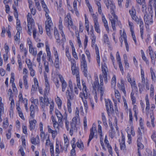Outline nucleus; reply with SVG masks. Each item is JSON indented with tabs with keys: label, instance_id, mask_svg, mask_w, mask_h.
<instances>
[{
	"label": "nucleus",
	"instance_id": "nucleus-1",
	"mask_svg": "<svg viewBox=\"0 0 156 156\" xmlns=\"http://www.w3.org/2000/svg\"><path fill=\"white\" fill-rule=\"evenodd\" d=\"M101 69L102 75L100 74L99 76L100 81V84H99L98 79L97 76L95 79V80L92 83V87L94 90H96L98 88V91L100 93L101 97H102L104 94L105 88L103 87V80L105 83L108 82L107 80V72H108V68L105 66L101 65Z\"/></svg>",
	"mask_w": 156,
	"mask_h": 156
},
{
	"label": "nucleus",
	"instance_id": "nucleus-2",
	"mask_svg": "<svg viewBox=\"0 0 156 156\" xmlns=\"http://www.w3.org/2000/svg\"><path fill=\"white\" fill-rule=\"evenodd\" d=\"M104 2L108 9H110V12L112 16L109 17V20L111 22L113 30H115V23H118L119 24L121 23L120 21L118 20L117 16L115 14L114 9L115 6L111 0H104Z\"/></svg>",
	"mask_w": 156,
	"mask_h": 156
},
{
	"label": "nucleus",
	"instance_id": "nucleus-3",
	"mask_svg": "<svg viewBox=\"0 0 156 156\" xmlns=\"http://www.w3.org/2000/svg\"><path fill=\"white\" fill-rule=\"evenodd\" d=\"M45 87L44 90V98L42 97H39L40 104L43 110L44 111V108L45 105L48 106V105L49 101L47 97V95L49 92V82L45 83Z\"/></svg>",
	"mask_w": 156,
	"mask_h": 156
},
{
	"label": "nucleus",
	"instance_id": "nucleus-4",
	"mask_svg": "<svg viewBox=\"0 0 156 156\" xmlns=\"http://www.w3.org/2000/svg\"><path fill=\"white\" fill-rule=\"evenodd\" d=\"M27 27L28 30L27 33L30 35H31L32 31H33V36L34 39L36 37L37 30L34 27L35 22L34 20L32 18L30 13H28L27 16Z\"/></svg>",
	"mask_w": 156,
	"mask_h": 156
},
{
	"label": "nucleus",
	"instance_id": "nucleus-5",
	"mask_svg": "<svg viewBox=\"0 0 156 156\" xmlns=\"http://www.w3.org/2000/svg\"><path fill=\"white\" fill-rule=\"evenodd\" d=\"M79 111L78 108L76 107L75 112L76 116L73 118L71 122L70 123V128L69 130V134L71 136L73 135L74 132H76L77 131L76 124L77 120L79 119Z\"/></svg>",
	"mask_w": 156,
	"mask_h": 156
},
{
	"label": "nucleus",
	"instance_id": "nucleus-6",
	"mask_svg": "<svg viewBox=\"0 0 156 156\" xmlns=\"http://www.w3.org/2000/svg\"><path fill=\"white\" fill-rule=\"evenodd\" d=\"M55 113L58 118V122L59 123H62V119L65 120V126L67 130L69 131L70 130V128L69 126V122L67 119V115L66 114L64 115H62L61 112L58 110H55Z\"/></svg>",
	"mask_w": 156,
	"mask_h": 156
},
{
	"label": "nucleus",
	"instance_id": "nucleus-7",
	"mask_svg": "<svg viewBox=\"0 0 156 156\" xmlns=\"http://www.w3.org/2000/svg\"><path fill=\"white\" fill-rule=\"evenodd\" d=\"M49 12H46L45 14L46 17L47 19V20L45 22V29L47 34L49 37L51 36L50 33V30L52 26H53V23L51 21V18L48 15Z\"/></svg>",
	"mask_w": 156,
	"mask_h": 156
},
{
	"label": "nucleus",
	"instance_id": "nucleus-8",
	"mask_svg": "<svg viewBox=\"0 0 156 156\" xmlns=\"http://www.w3.org/2000/svg\"><path fill=\"white\" fill-rule=\"evenodd\" d=\"M82 84L83 86V91L80 94V97L81 98L83 101H84L83 98L85 99H87L88 98L87 92V87L86 85V83L84 80H82Z\"/></svg>",
	"mask_w": 156,
	"mask_h": 156
},
{
	"label": "nucleus",
	"instance_id": "nucleus-9",
	"mask_svg": "<svg viewBox=\"0 0 156 156\" xmlns=\"http://www.w3.org/2000/svg\"><path fill=\"white\" fill-rule=\"evenodd\" d=\"M71 64L72 74L73 75H75L76 77H79V68L76 66V62L74 59L71 61Z\"/></svg>",
	"mask_w": 156,
	"mask_h": 156
},
{
	"label": "nucleus",
	"instance_id": "nucleus-10",
	"mask_svg": "<svg viewBox=\"0 0 156 156\" xmlns=\"http://www.w3.org/2000/svg\"><path fill=\"white\" fill-rule=\"evenodd\" d=\"M153 14L151 12H149L145 14L144 16V20L146 24L149 25H151L153 23Z\"/></svg>",
	"mask_w": 156,
	"mask_h": 156
},
{
	"label": "nucleus",
	"instance_id": "nucleus-11",
	"mask_svg": "<svg viewBox=\"0 0 156 156\" xmlns=\"http://www.w3.org/2000/svg\"><path fill=\"white\" fill-rule=\"evenodd\" d=\"M90 133L89 136V138L87 142V145H89L90 142L94 138V136L95 134L97 133V130L95 126L93 125L92 127L90 129Z\"/></svg>",
	"mask_w": 156,
	"mask_h": 156
},
{
	"label": "nucleus",
	"instance_id": "nucleus-12",
	"mask_svg": "<svg viewBox=\"0 0 156 156\" xmlns=\"http://www.w3.org/2000/svg\"><path fill=\"white\" fill-rule=\"evenodd\" d=\"M65 20L68 23V28L69 30H70V28L69 27V26H71V28L73 29H76V27L73 25L72 18L69 14H67L66 17L65 18Z\"/></svg>",
	"mask_w": 156,
	"mask_h": 156
},
{
	"label": "nucleus",
	"instance_id": "nucleus-13",
	"mask_svg": "<svg viewBox=\"0 0 156 156\" xmlns=\"http://www.w3.org/2000/svg\"><path fill=\"white\" fill-rule=\"evenodd\" d=\"M66 95L67 99V102L68 101H70L71 100L73 99L74 98V94H73V90L72 91H69L68 89L66 92Z\"/></svg>",
	"mask_w": 156,
	"mask_h": 156
},
{
	"label": "nucleus",
	"instance_id": "nucleus-14",
	"mask_svg": "<svg viewBox=\"0 0 156 156\" xmlns=\"http://www.w3.org/2000/svg\"><path fill=\"white\" fill-rule=\"evenodd\" d=\"M99 14L101 15L102 17V20L103 23H104V26L106 30L108 32H109V29L108 26V22L106 20L104 15L103 13L101 12V13H100Z\"/></svg>",
	"mask_w": 156,
	"mask_h": 156
},
{
	"label": "nucleus",
	"instance_id": "nucleus-15",
	"mask_svg": "<svg viewBox=\"0 0 156 156\" xmlns=\"http://www.w3.org/2000/svg\"><path fill=\"white\" fill-rule=\"evenodd\" d=\"M51 118L52 122L53 124V127L55 130H59V126L62 127L61 125L62 123L59 124L58 122L56 120L55 118L53 116H52Z\"/></svg>",
	"mask_w": 156,
	"mask_h": 156
},
{
	"label": "nucleus",
	"instance_id": "nucleus-16",
	"mask_svg": "<svg viewBox=\"0 0 156 156\" xmlns=\"http://www.w3.org/2000/svg\"><path fill=\"white\" fill-rule=\"evenodd\" d=\"M28 45L29 48V51L30 53H31L34 56H35L37 54V50L35 49H34L33 48L32 43L31 41L29 43Z\"/></svg>",
	"mask_w": 156,
	"mask_h": 156
},
{
	"label": "nucleus",
	"instance_id": "nucleus-17",
	"mask_svg": "<svg viewBox=\"0 0 156 156\" xmlns=\"http://www.w3.org/2000/svg\"><path fill=\"white\" fill-rule=\"evenodd\" d=\"M129 13L133 20L137 17L136 15V10L133 6H132L131 9L129 10Z\"/></svg>",
	"mask_w": 156,
	"mask_h": 156
},
{
	"label": "nucleus",
	"instance_id": "nucleus-18",
	"mask_svg": "<svg viewBox=\"0 0 156 156\" xmlns=\"http://www.w3.org/2000/svg\"><path fill=\"white\" fill-rule=\"evenodd\" d=\"M36 123L37 121L35 119L29 120V129L31 131L34 129Z\"/></svg>",
	"mask_w": 156,
	"mask_h": 156
},
{
	"label": "nucleus",
	"instance_id": "nucleus-19",
	"mask_svg": "<svg viewBox=\"0 0 156 156\" xmlns=\"http://www.w3.org/2000/svg\"><path fill=\"white\" fill-rule=\"evenodd\" d=\"M95 50L96 54V58H97V62L100 66V57L99 55V53L98 48V46L96 44H95Z\"/></svg>",
	"mask_w": 156,
	"mask_h": 156
},
{
	"label": "nucleus",
	"instance_id": "nucleus-20",
	"mask_svg": "<svg viewBox=\"0 0 156 156\" xmlns=\"http://www.w3.org/2000/svg\"><path fill=\"white\" fill-rule=\"evenodd\" d=\"M31 142L32 144L35 145L39 143V136L37 135L36 137H33L31 139Z\"/></svg>",
	"mask_w": 156,
	"mask_h": 156
},
{
	"label": "nucleus",
	"instance_id": "nucleus-21",
	"mask_svg": "<svg viewBox=\"0 0 156 156\" xmlns=\"http://www.w3.org/2000/svg\"><path fill=\"white\" fill-rule=\"evenodd\" d=\"M121 84H118V87L119 88L122 90L124 94H126V91L125 90V87L124 83V82L123 80H121Z\"/></svg>",
	"mask_w": 156,
	"mask_h": 156
},
{
	"label": "nucleus",
	"instance_id": "nucleus-22",
	"mask_svg": "<svg viewBox=\"0 0 156 156\" xmlns=\"http://www.w3.org/2000/svg\"><path fill=\"white\" fill-rule=\"evenodd\" d=\"M94 27L95 31L98 33L100 34L101 32V30L100 28V26L98 22H94Z\"/></svg>",
	"mask_w": 156,
	"mask_h": 156
},
{
	"label": "nucleus",
	"instance_id": "nucleus-23",
	"mask_svg": "<svg viewBox=\"0 0 156 156\" xmlns=\"http://www.w3.org/2000/svg\"><path fill=\"white\" fill-rule=\"evenodd\" d=\"M66 55L69 61H70L71 62L72 60L74 59H73L71 58L70 54L69 52V48L68 47H66Z\"/></svg>",
	"mask_w": 156,
	"mask_h": 156
},
{
	"label": "nucleus",
	"instance_id": "nucleus-24",
	"mask_svg": "<svg viewBox=\"0 0 156 156\" xmlns=\"http://www.w3.org/2000/svg\"><path fill=\"white\" fill-rule=\"evenodd\" d=\"M134 20L137 24H140V26H144L143 22L142 20L140 18H138L137 17L133 20Z\"/></svg>",
	"mask_w": 156,
	"mask_h": 156
},
{
	"label": "nucleus",
	"instance_id": "nucleus-25",
	"mask_svg": "<svg viewBox=\"0 0 156 156\" xmlns=\"http://www.w3.org/2000/svg\"><path fill=\"white\" fill-rule=\"evenodd\" d=\"M28 77L27 75H24L23 76V84L25 86V89H27L28 87V85L27 83V78Z\"/></svg>",
	"mask_w": 156,
	"mask_h": 156
},
{
	"label": "nucleus",
	"instance_id": "nucleus-26",
	"mask_svg": "<svg viewBox=\"0 0 156 156\" xmlns=\"http://www.w3.org/2000/svg\"><path fill=\"white\" fill-rule=\"evenodd\" d=\"M145 101L146 102V110L148 111L150 109L149 107V102L148 99V96L147 94L145 96Z\"/></svg>",
	"mask_w": 156,
	"mask_h": 156
},
{
	"label": "nucleus",
	"instance_id": "nucleus-27",
	"mask_svg": "<svg viewBox=\"0 0 156 156\" xmlns=\"http://www.w3.org/2000/svg\"><path fill=\"white\" fill-rule=\"evenodd\" d=\"M105 106L106 108V110L107 111V112L108 113V115L109 116L110 115V112L109 111V109L108 106L109 105V101H111L110 99H108L107 100L105 99Z\"/></svg>",
	"mask_w": 156,
	"mask_h": 156
},
{
	"label": "nucleus",
	"instance_id": "nucleus-28",
	"mask_svg": "<svg viewBox=\"0 0 156 156\" xmlns=\"http://www.w3.org/2000/svg\"><path fill=\"white\" fill-rule=\"evenodd\" d=\"M137 2L140 4L142 5V8L146 9H147L146 4L145 2V0H136Z\"/></svg>",
	"mask_w": 156,
	"mask_h": 156
},
{
	"label": "nucleus",
	"instance_id": "nucleus-29",
	"mask_svg": "<svg viewBox=\"0 0 156 156\" xmlns=\"http://www.w3.org/2000/svg\"><path fill=\"white\" fill-rule=\"evenodd\" d=\"M130 84H131V87L134 90H137L138 88L136 85L135 81L134 79H133V82L130 83Z\"/></svg>",
	"mask_w": 156,
	"mask_h": 156
},
{
	"label": "nucleus",
	"instance_id": "nucleus-30",
	"mask_svg": "<svg viewBox=\"0 0 156 156\" xmlns=\"http://www.w3.org/2000/svg\"><path fill=\"white\" fill-rule=\"evenodd\" d=\"M56 101L57 105L58 106L59 108H61L62 105V101L61 99L58 96L56 98Z\"/></svg>",
	"mask_w": 156,
	"mask_h": 156
},
{
	"label": "nucleus",
	"instance_id": "nucleus-31",
	"mask_svg": "<svg viewBox=\"0 0 156 156\" xmlns=\"http://www.w3.org/2000/svg\"><path fill=\"white\" fill-rule=\"evenodd\" d=\"M95 4L97 5V6H98V11L99 13H101L102 12L101 9V5L99 1H98L97 0L95 1Z\"/></svg>",
	"mask_w": 156,
	"mask_h": 156
},
{
	"label": "nucleus",
	"instance_id": "nucleus-32",
	"mask_svg": "<svg viewBox=\"0 0 156 156\" xmlns=\"http://www.w3.org/2000/svg\"><path fill=\"white\" fill-rule=\"evenodd\" d=\"M116 83V76L115 75H114L111 81V85L113 87H115V86Z\"/></svg>",
	"mask_w": 156,
	"mask_h": 156
},
{
	"label": "nucleus",
	"instance_id": "nucleus-33",
	"mask_svg": "<svg viewBox=\"0 0 156 156\" xmlns=\"http://www.w3.org/2000/svg\"><path fill=\"white\" fill-rule=\"evenodd\" d=\"M150 72L151 75V79L153 80H155L156 78L155 73L152 68H150Z\"/></svg>",
	"mask_w": 156,
	"mask_h": 156
},
{
	"label": "nucleus",
	"instance_id": "nucleus-34",
	"mask_svg": "<svg viewBox=\"0 0 156 156\" xmlns=\"http://www.w3.org/2000/svg\"><path fill=\"white\" fill-rule=\"evenodd\" d=\"M150 118L151 119V124L153 127H154L155 125L154 123V114L153 112H152L150 113Z\"/></svg>",
	"mask_w": 156,
	"mask_h": 156
},
{
	"label": "nucleus",
	"instance_id": "nucleus-35",
	"mask_svg": "<svg viewBox=\"0 0 156 156\" xmlns=\"http://www.w3.org/2000/svg\"><path fill=\"white\" fill-rule=\"evenodd\" d=\"M115 133V132L114 129H110L109 130V136L112 138H113L114 137Z\"/></svg>",
	"mask_w": 156,
	"mask_h": 156
},
{
	"label": "nucleus",
	"instance_id": "nucleus-36",
	"mask_svg": "<svg viewBox=\"0 0 156 156\" xmlns=\"http://www.w3.org/2000/svg\"><path fill=\"white\" fill-rule=\"evenodd\" d=\"M59 58H55V68L57 69H59Z\"/></svg>",
	"mask_w": 156,
	"mask_h": 156
},
{
	"label": "nucleus",
	"instance_id": "nucleus-37",
	"mask_svg": "<svg viewBox=\"0 0 156 156\" xmlns=\"http://www.w3.org/2000/svg\"><path fill=\"white\" fill-rule=\"evenodd\" d=\"M115 98L117 99L119 102L120 98V94L118 90H115Z\"/></svg>",
	"mask_w": 156,
	"mask_h": 156
},
{
	"label": "nucleus",
	"instance_id": "nucleus-38",
	"mask_svg": "<svg viewBox=\"0 0 156 156\" xmlns=\"http://www.w3.org/2000/svg\"><path fill=\"white\" fill-rule=\"evenodd\" d=\"M109 106L110 107V111H109L110 114L114 113V111L112 101H109Z\"/></svg>",
	"mask_w": 156,
	"mask_h": 156
},
{
	"label": "nucleus",
	"instance_id": "nucleus-39",
	"mask_svg": "<svg viewBox=\"0 0 156 156\" xmlns=\"http://www.w3.org/2000/svg\"><path fill=\"white\" fill-rule=\"evenodd\" d=\"M49 104H50V114H51L54 107V102L52 101L51 103L49 102Z\"/></svg>",
	"mask_w": 156,
	"mask_h": 156
},
{
	"label": "nucleus",
	"instance_id": "nucleus-40",
	"mask_svg": "<svg viewBox=\"0 0 156 156\" xmlns=\"http://www.w3.org/2000/svg\"><path fill=\"white\" fill-rule=\"evenodd\" d=\"M54 34L55 38H58L59 37V34L56 27H55L54 28Z\"/></svg>",
	"mask_w": 156,
	"mask_h": 156
},
{
	"label": "nucleus",
	"instance_id": "nucleus-41",
	"mask_svg": "<svg viewBox=\"0 0 156 156\" xmlns=\"http://www.w3.org/2000/svg\"><path fill=\"white\" fill-rule=\"evenodd\" d=\"M20 31L17 32L16 35L14 37V38L15 41H18L20 40Z\"/></svg>",
	"mask_w": 156,
	"mask_h": 156
},
{
	"label": "nucleus",
	"instance_id": "nucleus-42",
	"mask_svg": "<svg viewBox=\"0 0 156 156\" xmlns=\"http://www.w3.org/2000/svg\"><path fill=\"white\" fill-rule=\"evenodd\" d=\"M76 145L77 147H79L81 150H82V151L83 150L84 147L82 142L80 143L79 142H77L76 143Z\"/></svg>",
	"mask_w": 156,
	"mask_h": 156
},
{
	"label": "nucleus",
	"instance_id": "nucleus-43",
	"mask_svg": "<svg viewBox=\"0 0 156 156\" xmlns=\"http://www.w3.org/2000/svg\"><path fill=\"white\" fill-rule=\"evenodd\" d=\"M81 65L84 69V71L87 70V63L86 61L81 62Z\"/></svg>",
	"mask_w": 156,
	"mask_h": 156
},
{
	"label": "nucleus",
	"instance_id": "nucleus-44",
	"mask_svg": "<svg viewBox=\"0 0 156 156\" xmlns=\"http://www.w3.org/2000/svg\"><path fill=\"white\" fill-rule=\"evenodd\" d=\"M151 138L153 141L156 144V132L155 131L153 132V134L151 136Z\"/></svg>",
	"mask_w": 156,
	"mask_h": 156
},
{
	"label": "nucleus",
	"instance_id": "nucleus-45",
	"mask_svg": "<svg viewBox=\"0 0 156 156\" xmlns=\"http://www.w3.org/2000/svg\"><path fill=\"white\" fill-rule=\"evenodd\" d=\"M76 83H77V86L78 87V88L80 90H81V87L80 84V77H76Z\"/></svg>",
	"mask_w": 156,
	"mask_h": 156
},
{
	"label": "nucleus",
	"instance_id": "nucleus-46",
	"mask_svg": "<svg viewBox=\"0 0 156 156\" xmlns=\"http://www.w3.org/2000/svg\"><path fill=\"white\" fill-rule=\"evenodd\" d=\"M67 84L66 82L62 83V91L64 92L67 87Z\"/></svg>",
	"mask_w": 156,
	"mask_h": 156
},
{
	"label": "nucleus",
	"instance_id": "nucleus-47",
	"mask_svg": "<svg viewBox=\"0 0 156 156\" xmlns=\"http://www.w3.org/2000/svg\"><path fill=\"white\" fill-rule=\"evenodd\" d=\"M77 0H74L73 2V7L74 11L76 12H78L77 9Z\"/></svg>",
	"mask_w": 156,
	"mask_h": 156
},
{
	"label": "nucleus",
	"instance_id": "nucleus-48",
	"mask_svg": "<svg viewBox=\"0 0 156 156\" xmlns=\"http://www.w3.org/2000/svg\"><path fill=\"white\" fill-rule=\"evenodd\" d=\"M54 82L55 85L56 87L57 88H58L59 86V81L57 78H54Z\"/></svg>",
	"mask_w": 156,
	"mask_h": 156
},
{
	"label": "nucleus",
	"instance_id": "nucleus-49",
	"mask_svg": "<svg viewBox=\"0 0 156 156\" xmlns=\"http://www.w3.org/2000/svg\"><path fill=\"white\" fill-rule=\"evenodd\" d=\"M137 143V146L138 147V150L142 149L144 148V146L140 142H138Z\"/></svg>",
	"mask_w": 156,
	"mask_h": 156
},
{
	"label": "nucleus",
	"instance_id": "nucleus-50",
	"mask_svg": "<svg viewBox=\"0 0 156 156\" xmlns=\"http://www.w3.org/2000/svg\"><path fill=\"white\" fill-rule=\"evenodd\" d=\"M92 35V47H93V45H94L95 44V40H96V37L94 35V34L93 35Z\"/></svg>",
	"mask_w": 156,
	"mask_h": 156
},
{
	"label": "nucleus",
	"instance_id": "nucleus-51",
	"mask_svg": "<svg viewBox=\"0 0 156 156\" xmlns=\"http://www.w3.org/2000/svg\"><path fill=\"white\" fill-rule=\"evenodd\" d=\"M42 51H39V53L37 55V60L38 62H40L41 61V55H42Z\"/></svg>",
	"mask_w": 156,
	"mask_h": 156
},
{
	"label": "nucleus",
	"instance_id": "nucleus-52",
	"mask_svg": "<svg viewBox=\"0 0 156 156\" xmlns=\"http://www.w3.org/2000/svg\"><path fill=\"white\" fill-rule=\"evenodd\" d=\"M72 55L73 57L75 58L77 60L78 59L77 55L76 52L75 51V49H72Z\"/></svg>",
	"mask_w": 156,
	"mask_h": 156
},
{
	"label": "nucleus",
	"instance_id": "nucleus-53",
	"mask_svg": "<svg viewBox=\"0 0 156 156\" xmlns=\"http://www.w3.org/2000/svg\"><path fill=\"white\" fill-rule=\"evenodd\" d=\"M129 121L131 122H133V116H132V113L131 111V110L130 109H129Z\"/></svg>",
	"mask_w": 156,
	"mask_h": 156
},
{
	"label": "nucleus",
	"instance_id": "nucleus-54",
	"mask_svg": "<svg viewBox=\"0 0 156 156\" xmlns=\"http://www.w3.org/2000/svg\"><path fill=\"white\" fill-rule=\"evenodd\" d=\"M91 14L93 18L94 22H98V18L97 16L93 13H91Z\"/></svg>",
	"mask_w": 156,
	"mask_h": 156
},
{
	"label": "nucleus",
	"instance_id": "nucleus-55",
	"mask_svg": "<svg viewBox=\"0 0 156 156\" xmlns=\"http://www.w3.org/2000/svg\"><path fill=\"white\" fill-rule=\"evenodd\" d=\"M71 101H68V102H67V108L68 109V110L69 113H71L72 111L71 108Z\"/></svg>",
	"mask_w": 156,
	"mask_h": 156
},
{
	"label": "nucleus",
	"instance_id": "nucleus-56",
	"mask_svg": "<svg viewBox=\"0 0 156 156\" xmlns=\"http://www.w3.org/2000/svg\"><path fill=\"white\" fill-rule=\"evenodd\" d=\"M34 86L35 87L36 89H37L38 87L39 88L38 82L37 78H34Z\"/></svg>",
	"mask_w": 156,
	"mask_h": 156
},
{
	"label": "nucleus",
	"instance_id": "nucleus-57",
	"mask_svg": "<svg viewBox=\"0 0 156 156\" xmlns=\"http://www.w3.org/2000/svg\"><path fill=\"white\" fill-rule=\"evenodd\" d=\"M138 86L139 88L140 93H141L143 91V88L144 86L141 85V83H139L138 84Z\"/></svg>",
	"mask_w": 156,
	"mask_h": 156
},
{
	"label": "nucleus",
	"instance_id": "nucleus-58",
	"mask_svg": "<svg viewBox=\"0 0 156 156\" xmlns=\"http://www.w3.org/2000/svg\"><path fill=\"white\" fill-rule=\"evenodd\" d=\"M55 152L57 154H59L60 153V151L59 148V145L58 144H57V143L56 142V146H55Z\"/></svg>",
	"mask_w": 156,
	"mask_h": 156
},
{
	"label": "nucleus",
	"instance_id": "nucleus-59",
	"mask_svg": "<svg viewBox=\"0 0 156 156\" xmlns=\"http://www.w3.org/2000/svg\"><path fill=\"white\" fill-rule=\"evenodd\" d=\"M45 71L47 73L49 72L48 64V62H45L44 64Z\"/></svg>",
	"mask_w": 156,
	"mask_h": 156
},
{
	"label": "nucleus",
	"instance_id": "nucleus-60",
	"mask_svg": "<svg viewBox=\"0 0 156 156\" xmlns=\"http://www.w3.org/2000/svg\"><path fill=\"white\" fill-rule=\"evenodd\" d=\"M116 58L117 61L118 63L121 62V58L119 51H117L116 53Z\"/></svg>",
	"mask_w": 156,
	"mask_h": 156
},
{
	"label": "nucleus",
	"instance_id": "nucleus-61",
	"mask_svg": "<svg viewBox=\"0 0 156 156\" xmlns=\"http://www.w3.org/2000/svg\"><path fill=\"white\" fill-rule=\"evenodd\" d=\"M120 148L121 150L123 151H126V145L125 143H120Z\"/></svg>",
	"mask_w": 156,
	"mask_h": 156
},
{
	"label": "nucleus",
	"instance_id": "nucleus-62",
	"mask_svg": "<svg viewBox=\"0 0 156 156\" xmlns=\"http://www.w3.org/2000/svg\"><path fill=\"white\" fill-rule=\"evenodd\" d=\"M119 66L120 69V71L121 72V73L122 74V75H123V73H124V70L123 69L122 66V64L121 63V62H120L119 63Z\"/></svg>",
	"mask_w": 156,
	"mask_h": 156
},
{
	"label": "nucleus",
	"instance_id": "nucleus-63",
	"mask_svg": "<svg viewBox=\"0 0 156 156\" xmlns=\"http://www.w3.org/2000/svg\"><path fill=\"white\" fill-rule=\"evenodd\" d=\"M47 56L48 57V60L49 62H52V58L51 56V52H48L47 53Z\"/></svg>",
	"mask_w": 156,
	"mask_h": 156
},
{
	"label": "nucleus",
	"instance_id": "nucleus-64",
	"mask_svg": "<svg viewBox=\"0 0 156 156\" xmlns=\"http://www.w3.org/2000/svg\"><path fill=\"white\" fill-rule=\"evenodd\" d=\"M35 6L37 9L40 11L41 10V7L40 4L38 1L35 2Z\"/></svg>",
	"mask_w": 156,
	"mask_h": 156
}]
</instances>
